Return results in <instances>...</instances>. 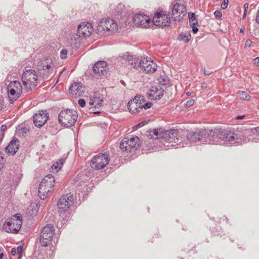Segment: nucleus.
Masks as SVG:
<instances>
[{
  "mask_svg": "<svg viewBox=\"0 0 259 259\" xmlns=\"http://www.w3.org/2000/svg\"><path fill=\"white\" fill-rule=\"evenodd\" d=\"M55 179L51 174L46 176L38 187V195L41 199H46L54 190Z\"/></svg>",
  "mask_w": 259,
  "mask_h": 259,
  "instance_id": "obj_1",
  "label": "nucleus"
},
{
  "mask_svg": "<svg viewBox=\"0 0 259 259\" xmlns=\"http://www.w3.org/2000/svg\"><path fill=\"white\" fill-rule=\"evenodd\" d=\"M151 106V103H145L144 97L141 96H136L127 104V109L132 114L140 113L143 112L144 109H148Z\"/></svg>",
  "mask_w": 259,
  "mask_h": 259,
  "instance_id": "obj_2",
  "label": "nucleus"
},
{
  "mask_svg": "<svg viewBox=\"0 0 259 259\" xmlns=\"http://www.w3.org/2000/svg\"><path fill=\"white\" fill-rule=\"evenodd\" d=\"M128 64L134 68L140 67L141 70L147 73H153L156 70L157 65L150 58H144L139 62L137 59L128 60Z\"/></svg>",
  "mask_w": 259,
  "mask_h": 259,
  "instance_id": "obj_3",
  "label": "nucleus"
},
{
  "mask_svg": "<svg viewBox=\"0 0 259 259\" xmlns=\"http://www.w3.org/2000/svg\"><path fill=\"white\" fill-rule=\"evenodd\" d=\"M118 29L117 23L112 19H103L97 26L98 33L101 35H110Z\"/></svg>",
  "mask_w": 259,
  "mask_h": 259,
  "instance_id": "obj_4",
  "label": "nucleus"
},
{
  "mask_svg": "<svg viewBox=\"0 0 259 259\" xmlns=\"http://www.w3.org/2000/svg\"><path fill=\"white\" fill-rule=\"evenodd\" d=\"M22 224L21 215L16 214L6 221L4 224L3 228L5 231L8 233H17L20 230Z\"/></svg>",
  "mask_w": 259,
  "mask_h": 259,
  "instance_id": "obj_5",
  "label": "nucleus"
},
{
  "mask_svg": "<svg viewBox=\"0 0 259 259\" xmlns=\"http://www.w3.org/2000/svg\"><path fill=\"white\" fill-rule=\"evenodd\" d=\"M37 79L38 76L33 70H27L22 74V80L27 91L35 88L37 84Z\"/></svg>",
  "mask_w": 259,
  "mask_h": 259,
  "instance_id": "obj_6",
  "label": "nucleus"
},
{
  "mask_svg": "<svg viewBox=\"0 0 259 259\" xmlns=\"http://www.w3.org/2000/svg\"><path fill=\"white\" fill-rule=\"evenodd\" d=\"M77 118V112L72 110H62L59 115L60 123L65 127H69L73 125Z\"/></svg>",
  "mask_w": 259,
  "mask_h": 259,
  "instance_id": "obj_7",
  "label": "nucleus"
},
{
  "mask_svg": "<svg viewBox=\"0 0 259 259\" xmlns=\"http://www.w3.org/2000/svg\"><path fill=\"white\" fill-rule=\"evenodd\" d=\"M153 133L157 136V139H164L168 143H171V146H174V143H176L179 142L178 131L176 130L167 131H163L161 129L155 130Z\"/></svg>",
  "mask_w": 259,
  "mask_h": 259,
  "instance_id": "obj_8",
  "label": "nucleus"
},
{
  "mask_svg": "<svg viewBox=\"0 0 259 259\" xmlns=\"http://www.w3.org/2000/svg\"><path fill=\"white\" fill-rule=\"evenodd\" d=\"M54 234L55 229L53 225L48 224L45 226L41 230L39 237L41 246L47 247L51 244Z\"/></svg>",
  "mask_w": 259,
  "mask_h": 259,
  "instance_id": "obj_9",
  "label": "nucleus"
},
{
  "mask_svg": "<svg viewBox=\"0 0 259 259\" xmlns=\"http://www.w3.org/2000/svg\"><path fill=\"white\" fill-rule=\"evenodd\" d=\"M140 139L137 136H131L123 138L120 143L122 151L131 152L139 147Z\"/></svg>",
  "mask_w": 259,
  "mask_h": 259,
  "instance_id": "obj_10",
  "label": "nucleus"
},
{
  "mask_svg": "<svg viewBox=\"0 0 259 259\" xmlns=\"http://www.w3.org/2000/svg\"><path fill=\"white\" fill-rule=\"evenodd\" d=\"M22 92V86L20 81H11L8 86V96L11 103L17 100Z\"/></svg>",
  "mask_w": 259,
  "mask_h": 259,
  "instance_id": "obj_11",
  "label": "nucleus"
},
{
  "mask_svg": "<svg viewBox=\"0 0 259 259\" xmlns=\"http://www.w3.org/2000/svg\"><path fill=\"white\" fill-rule=\"evenodd\" d=\"M73 196L70 194L62 195L58 200L57 206L59 212L61 214L65 212L73 204Z\"/></svg>",
  "mask_w": 259,
  "mask_h": 259,
  "instance_id": "obj_12",
  "label": "nucleus"
},
{
  "mask_svg": "<svg viewBox=\"0 0 259 259\" xmlns=\"http://www.w3.org/2000/svg\"><path fill=\"white\" fill-rule=\"evenodd\" d=\"M110 157L107 154H99L95 156L91 161V166L95 169L104 168L109 162Z\"/></svg>",
  "mask_w": 259,
  "mask_h": 259,
  "instance_id": "obj_13",
  "label": "nucleus"
},
{
  "mask_svg": "<svg viewBox=\"0 0 259 259\" xmlns=\"http://www.w3.org/2000/svg\"><path fill=\"white\" fill-rule=\"evenodd\" d=\"M133 22L137 27L147 28L152 24L150 17L144 14H137L133 18Z\"/></svg>",
  "mask_w": 259,
  "mask_h": 259,
  "instance_id": "obj_14",
  "label": "nucleus"
},
{
  "mask_svg": "<svg viewBox=\"0 0 259 259\" xmlns=\"http://www.w3.org/2000/svg\"><path fill=\"white\" fill-rule=\"evenodd\" d=\"M170 19L168 15L163 11L157 12L155 13L152 20V24L159 27H165L168 26Z\"/></svg>",
  "mask_w": 259,
  "mask_h": 259,
  "instance_id": "obj_15",
  "label": "nucleus"
},
{
  "mask_svg": "<svg viewBox=\"0 0 259 259\" xmlns=\"http://www.w3.org/2000/svg\"><path fill=\"white\" fill-rule=\"evenodd\" d=\"M93 31L92 25L89 22H84L78 26L77 34L79 37L87 38L91 36Z\"/></svg>",
  "mask_w": 259,
  "mask_h": 259,
  "instance_id": "obj_16",
  "label": "nucleus"
},
{
  "mask_svg": "<svg viewBox=\"0 0 259 259\" xmlns=\"http://www.w3.org/2000/svg\"><path fill=\"white\" fill-rule=\"evenodd\" d=\"M187 13L186 9L183 4L176 3L172 9V18L175 21H181Z\"/></svg>",
  "mask_w": 259,
  "mask_h": 259,
  "instance_id": "obj_17",
  "label": "nucleus"
},
{
  "mask_svg": "<svg viewBox=\"0 0 259 259\" xmlns=\"http://www.w3.org/2000/svg\"><path fill=\"white\" fill-rule=\"evenodd\" d=\"M48 114L46 111H39L33 115V122L37 127L42 126L48 119Z\"/></svg>",
  "mask_w": 259,
  "mask_h": 259,
  "instance_id": "obj_18",
  "label": "nucleus"
},
{
  "mask_svg": "<svg viewBox=\"0 0 259 259\" xmlns=\"http://www.w3.org/2000/svg\"><path fill=\"white\" fill-rule=\"evenodd\" d=\"M164 90L160 86L152 87L147 93V97L151 100H159L163 95Z\"/></svg>",
  "mask_w": 259,
  "mask_h": 259,
  "instance_id": "obj_19",
  "label": "nucleus"
},
{
  "mask_svg": "<svg viewBox=\"0 0 259 259\" xmlns=\"http://www.w3.org/2000/svg\"><path fill=\"white\" fill-rule=\"evenodd\" d=\"M38 69L44 71L43 74L51 73L53 70V65L51 59H42L37 64Z\"/></svg>",
  "mask_w": 259,
  "mask_h": 259,
  "instance_id": "obj_20",
  "label": "nucleus"
},
{
  "mask_svg": "<svg viewBox=\"0 0 259 259\" xmlns=\"http://www.w3.org/2000/svg\"><path fill=\"white\" fill-rule=\"evenodd\" d=\"M69 92L73 97H80L84 93V87L81 83L74 82L70 87Z\"/></svg>",
  "mask_w": 259,
  "mask_h": 259,
  "instance_id": "obj_21",
  "label": "nucleus"
},
{
  "mask_svg": "<svg viewBox=\"0 0 259 259\" xmlns=\"http://www.w3.org/2000/svg\"><path fill=\"white\" fill-rule=\"evenodd\" d=\"M221 137H222L224 140L229 142H232L235 140H240L243 141L245 140L244 137L241 135V133L238 134L231 131L224 132L221 134Z\"/></svg>",
  "mask_w": 259,
  "mask_h": 259,
  "instance_id": "obj_22",
  "label": "nucleus"
},
{
  "mask_svg": "<svg viewBox=\"0 0 259 259\" xmlns=\"http://www.w3.org/2000/svg\"><path fill=\"white\" fill-rule=\"evenodd\" d=\"M205 130H198L195 132H191L187 135V139L192 143L199 141L206 134Z\"/></svg>",
  "mask_w": 259,
  "mask_h": 259,
  "instance_id": "obj_23",
  "label": "nucleus"
},
{
  "mask_svg": "<svg viewBox=\"0 0 259 259\" xmlns=\"http://www.w3.org/2000/svg\"><path fill=\"white\" fill-rule=\"evenodd\" d=\"M19 148V141L16 138H14L11 141L10 144L6 147V151L8 153L14 155L15 154Z\"/></svg>",
  "mask_w": 259,
  "mask_h": 259,
  "instance_id": "obj_24",
  "label": "nucleus"
},
{
  "mask_svg": "<svg viewBox=\"0 0 259 259\" xmlns=\"http://www.w3.org/2000/svg\"><path fill=\"white\" fill-rule=\"evenodd\" d=\"M103 102V100L100 97H93L91 98L89 102V109L91 111V112H93L94 114H98L100 111H94L93 109L94 108H98L101 107Z\"/></svg>",
  "mask_w": 259,
  "mask_h": 259,
  "instance_id": "obj_25",
  "label": "nucleus"
},
{
  "mask_svg": "<svg viewBox=\"0 0 259 259\" xmlns=\"http://www.w3.org/2000/svg\"><path fill=\"white\" fill-rule=\"evenodd\" d=\"M107 64L104 61H99L96 63L93 67V71L95 73L100 75L103 74L106 70Z\"/></svg>",
  "mask_w": 259,
  "mask_h": 259,
  "instance_id": "obj_26",
  "label": "nucleus"
},
{
  "mask_svg": "<svg viewBox=\"0 0 259 259\" xmlns=\"http://www.w3.org/2000/svg\"><path fill=\"white\" fill-rule=\"evenodd\" d=\"M39 206L36 203H31L28 208V214L30 217L35 216L38 211Z\"/></svg>",
  "mask_w": 259,
  "mask_h": 259,
  "instance_id": "obj_27",
  "label": "nucleus"
},
{
  "mask_svg": "<svg viewBox=\"0 0 259 259\" xmlns=\"http://www.w3.org/2000/svg\"><path fill=\"white\" fill-rule=\"evenodd\" d=\"M246 133L251 134L254 136L253 138L255 142L259 141V126L246 131Z\"/></svg>",
  "mask_w": 259,
  "mask_h": 259,
  "instance_id": "obj_28",
  "label": "nucleus"
},
{
  "mask_svg": "<svg viewBox=\"0 0 259 259\" xmlns=\"http://www.w3.org/2000/svg\"><path fill=\"white\" fill-rule=\"evenodd\" d=\"M239 98L243 101H249L251 99L250 96L245 91H238L237 92Z\"/></svg>",
  "mask_w": 259,
  "mask_h": 259,
  "instance_id": "obj_29",
  "label": "nucleus"
},
{
  "mask_svg": "<svg viewBox=\"0 0 259 259\" xmlns=\"http://www.w3.org/2000/svg\"><path fill=\"white\" fill-rule=\"evenodd\" d=\"M64 162V161L62 159H59L58 161H56L52 166V170L58 172L61 168Z\"/></svg>",
  "mask_w": 259,
  "mask_h": 259,
  "instance_id": "obj_30",
  "label": "nucleus"
},
{
  "mask_svg": "<svg viewBox=\"0 0 259 259\" xmlns=\"http://www.w3.org/2000/svg\"><path fill=\"white\" fill-rule=\"evenodd\" d=\"M68 51L66 49H63L60 53V57L61 59H64L67 57Z\"/></svg>",
  "mask_w": 259,
  "mask_h": 259,
  "instance_id": "obj_31",
  "label": "nucleus"
},
{
  "mask_svg": "<svg viewBox=\"0 0 259 259\" xmlns=\"http://www.w3.org/2000/svg\"><path fill=\"white\" fill-rule=\"evenodd\" d=\"M194 100L193 99H191L186 102V103H185V106L187 107H190L194 105Z\"/></svg>",
  "mask_w": 259,
  "mask_h": 259,
  "instance_id": "obj_32",
  "label": "nucleus"
},
{
  "mask_svg": "<svg viewBox=\"0 0 259 259\" xmlns=\"http://www.w3.org/2000/svg\"><path fill=\"white\" fill-rule=\"evenodd\" d=\"M4 166V156L2 153H0V171L3 168Z\"/></svg>",
  "mask_w": 259,
  "mask_h": 259,
  "instance_id": "obj_33",
  "label": "nucleus"
},
{
  "mask_svg": "<svg viewBox=\"0 0 259 259\" xmlns=\"http://www.w3.org/2000/svg\"><path fill=\"white\" fill-rule=\"evenodd\" d=\"M214 15L216 18L219 19L222 16V12L220 11H215L214 12Z\"/></svg>",
  "mask_w": 259,
  "mask_h": 259,
  "instance_id": "obj_34",
  "label": "nucleus"
},
{
  "mask_svg": "<svg viewBox=\"0 0 259 259\" xmlns=\"http://www.w3.org/2000/svg\"><path fill=\"white\" fill-rule=\"evenodd\" d=\"M229 0H224L223 3L221 5V8L223 9H225L228 6Z\"/></svg>",
  "mask_w": 259,
  "mask_h": 259,
  "instance_id": "obj_35",
  "label": "nucleus"
},
{
  "mask_svg": "<svg viewBox=\"0 0 259 259\" xmlns=\"http://www.w3.org/2000/svg\"><path fill=\"white\" fill-rule=\"evenodd\" d=\"M22 249H23V247L21 246H18L17 248L16 249L17 252H18V253L19 255V258H20L21 254L23 251Z\"/></svg>",
  "mask_w": 259,
  "mask_h": 259,
  "instance_id": "obj_36",
  "label": "nucleus"
},
{
  "mask_svg": "<svg viewBox=\"0 0 259 259\" xmlns=\"http://www.w3.org/2000/svg\"><path fill=\"white\" fill-rule=\"evenodd\" d=\"M7 128V126L5 124H3L1 127V131L2 133V137L4 136V132L6 131Z\"/></svg>",
  "mask_w": 259,
  "mask_h": 259,
  "instance_id": "obj_37",
  "label": "nucleus"
},
{
  "mask_svg": "<svg viewBox=\"0 0 259 259\" xmlns=\"http://www.w3.org/2000/svg\"><path fill=\"white\" fill-rule=\"evenodd\" d=\"M78 103L79 105L81 107H83L85 105V102L84 99H79L78 101Z\"/></svg>",
  "mask_w": 259,
  "mask_h": 259,
  "instance_id": "obj_38",
  "label": "nucleus"
},
{
  "mask_svg": "<svg viewBox=\"0 0 259 259\" xmlns=\"http://www.w3.org/2000/svg\"><path fill=\"white\" fill-rule=\"evenodd\" d=\"M251 44L252 41L249 39H247L245 41V47L249 48L251 46Z\"/></svg>",
  "mask_w": 259,
  "mask_h": 259,
  "instance_id": "obj_39",
  "label": "nucleus"
},
{
  "mask_svg": "<svg viewBox=\"0 0 259 259\" xmlns=\"http://www.w3.org/2000/svg\"><path fill=\"white\" fill-rule=\"evenodd\" d=\"M254 64L259 66V57H256L254 59Z\"/></svg>",
  "mask_w": 259,
  "mask_h": 259,
  "instance_id": "obj_40",
  "label": "nucleus"
},
{
  "mask_svg": "<svg viewBox=\"0 0 259 259\" xmlns=\"http://www.w3.org/2000/svg\"><path fill=\"white\" fill-rule=\"evenodd\" d=\"M147 121H143L141 122H140L139 123H138L137 125V127H141L144 125H145L146 123H147Z\"/></svg>",
  "mask_w": 259,
  "mask_h": 259,
  "instance_id": "obj_41",
  "label": "nucleus"
},
{
  "mask_svg": "<svg viewBox=\"0 0 259 259\" xmlns=\"http://www.w3.org/2000/svg\"><path fill=\"white\" fill-rule=\"evenodd\" d=\"M127 57H125V56L124 57V58L125 60H127L128 62L129 59H133V57L132 56H130L129 54H128V53H126Z\"/></svg>",
  "mask_w": 259,
  "mask_h": 259,
  "instance_id": "obj_42",
  "label": "nucleus"
},
{
  "mask_svg": "<svg viewBox=\"0 0 259 259\" xmlns=\"http://www.w3.org/2000/svg\"><path fill=\"white\" fill-rule=\"evenodd\" d=\"M11 253L12 255H15L17 253L16 249L12 248L11 251Z\"/></svg>",
  "mask_w": 259,
  "mask_h": 259,
  "instance_id": "obj_43",
  "label": "nucleus"
},
{
  "mask_svg": "<svg viewBox=\"0 0 259 259\" xmlns=\"http://www.w3.org/2000/svg\"><path fill=\"white\" fill-rule=\"evenodd\" d=\"M192 31L194 34H196L198 32V29L195 26H193Z\"/></svg>",
  "mask_w": 259,
  "mask_h": 259,
  "instance_id": "obj_44",
  "label": "nucleus"
},
{
  "mask_svg": "<svg viewBox=\"0 0 259 259\" xmlns=\"http://www.w3.org/2000/svg\"><path fill=\"white\" fill-rule=\"evenodd\" d=\"M211 72L209 71H208L206 69H204V74L205 75H210V74H211Z\"/></svg>",
  "mask_w": 259,
  "mask_h": 259,
  "instance_id": "obj_45",
  "label": "nucleus"
},
{
  "mask_svg": "<svg viewBox=\"0 0 259 259\" xmlns=\"http://www.w3.org/2000/svg\"><path fill=\"white\" fill-rule=\"evenodd\" d=\"M0 259H7L6 255H4L3 253H0Z\"/></svg>",
  "mask_w": 259,
  "mask_h": 259,
  "instance_id": "obj_46",
  "label": "nucleus"
},
{
  "mask_svg": "<svg viewBox=\"0 0 259 259\" xmlns=\"http://www.w3.org/2000/svg\"><path fill=\"white\" fill-rule=\"evenodd\" d=\"M248 6H249V5L248 3L244 4V6H243L244 10H247V9L248 8Z\"/></svg>",
  "mask_w": 259,
  "mask_h": 259,
  "instance_id": "obj_47",
  "label": "nucleus"
},
{
  "mask_svg": "<svg viewBox=\"0 0 259 259\" xmlns=\"http://www.w3.org/2000/svg\"><path fill=\"white\" fill-rule=\"evenodd\" d=\"M244 116H238L236 117V119H242L244 118Z\"/></svg>",
  "mask_w": 259,
  "mask_h": 259,
  "instance_id": "obj_48",
  "label": "nucleus"
},
{
  "mask_svg": "<svg viewBox=\"0 0 259 259\" xmlns=\"http://www.w3.org/2000/svg\"><path fill=\"white\" fill-rule=\"evenodd\" d=\"M193 16H194V14H192V16H190L189 15V17H190V20L191 21H193L194 20H195V19H194V20L192 19V18H193Z\"/></svg>",
  "mask_w": 259,
  "mask_h": 259,
  "instance_id": "obj_49",
  "label": "nucleus"
},
{
  "mask_svg": "<svg viewBox=\"0 0 259 259\" xmlns=\"http://www.w3.org/2000/svg\"><path fill=\"white\" fill-rule=\"evenodd\" d=\"M193 16H194V14H192V16H190L189 15V17H190V20L191 21H193L194 20H195V19H194V20L192 19V18H193Z\"/></svg>",
  "mask_w": 259,
  "mask_h": 259,
  "instance_id": "obj_50",
  "label": "nucleus"
},
{
  "mask_svg": "<svg viewBox=\"0 0 259 259\" xmlns=\"http://www.w3.org/2000/svg\"><path fill=\"white\" fill-rule=\"evenodd\" d=\"M2 108H3V104H2V100L0 99V110L2 109Z\"/></svg>",
  "mask_w": 259,
  "mask_h": 259,
  "instance_id": "obj_51",
  "label": "nucleus"
},
{
  "mask_svg": "<svg viewBox=\"0 0 259 259\" xmlns=\"http://www.w3.org/2000/svg\"><path fill=\"white\" fill-rule=\"evenodd\" d=\"M247 10H244V14H243V18H245V17L246 15L247 14Z\"/></svg>",
  "mask_w": 259,
  "mask_h": 259,
  "instance_id": "obj_52",
  "label": "nucleus"
},
{
  "mask_svg": "<svg viewBox=\"0 0 259 259\" xmlns=\"http://www.w3.org/2000/svg\"><path fill=\"white\" fill-rule=\"evenodd\" d=\"M243 31H244V29L243 28H241L240 29V32L243 33Z\"/></svg>",
  "mask_w": 259,
  "mask_h": 259,
  "instance_id": "obj_53",
  "label": "nucleus"
},
{
  "mask_svg": "<svg viewBox=\"0 0 259 259\" xmlns=\"http://www.w3.org/2000/svg\"><path fill=\"white\" fill-rule=\"evenodd\" d=\"M187 96H190V95H191V93H190V92H187Z\"/></svg>",
  "mask_w": 259,
  "mask_h": 259,
  "instance_id": "obj_54",
  "label": "nucleus"
}]
</instances>
